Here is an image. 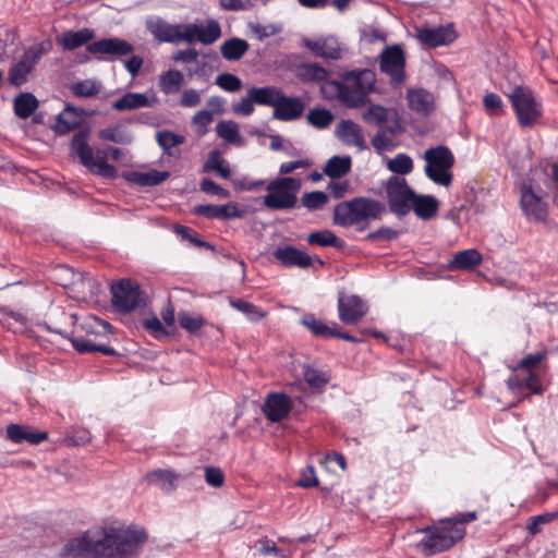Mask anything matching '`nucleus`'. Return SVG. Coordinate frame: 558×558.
<instances>
[{"mask_svg": "<svg viewBox=\"0 0 558 558\" xmlns=\"http://www.w3.org/2000/svg\"><path fill=\"white\" fill-rule=\"evenodd\" d=\"M147 537L138 524L106 520L70 538L59 558H136Z\"/></svg>", "mask_w": 558, "mask_h": 558, "instance_id": "f257e3e1", "label": "nucleus"}, {"mask_svg": "<svg viewBox=\"0 0 558 558\" xmlns=\"http://www.w3.org/2000/svg\"><path fill=\"white\" fill-rule=\"evenodd\" d=\"M375 83L374 71L369 69L352 70L343 73L340 81L324 83L322 93L325 98H337L349 108H357L366 104Z\"/></svg>", "mask_w": 558, "mask_h": 558, "instance_id": "f03ea898", "label": "nucleus"}, {"mask_svg": "<svg viewBox=\"0 0 558 558\" xmlns=\"http://www.w3.org/2000/svg\"><path fill=\"white\" fill-rule=\"evenodd\" d=\"M476 518L475 511L464 512L422 529L421 532L425 533V536L420 541L417 547L425 556L446 551L464 537V524L476 520Z\"/></svg>", "mask_w": 558, "mask_h": 558, "instance_id": "7ed1b4c3", "label": "nucleus"}, {"mask_svg": "<svg viewBox=\"0 0 558 558\" xmlns=\"http://www.w3.org/2000/svg\"><path fill=\"white\" fill-rule=\"evenodd\" d=\"M387 211L386 205L371 197H354L340 202L333 209V223L343 228L355 227L365 230L371 220H377Z\"/></svg>", "mask_w": 558, "mask_h": 558, "instance_id": "20e7f679", "label": "nucleus"}, {"mask_svg": "<svg viewBox=\"0 0 558 558\" xmlns=\"http://www.w3.org/2000/svg\"><path fill=\"white\" fill-rule=\"evenodd\" d=\"M73 154L78 158L80 162L93 174L104 179H116L119 174L118 169L107 162L105 151H97V159L94 156V149L88 144L87 132L81 131L76 133L71 142Z\"/></svg>", "mask_w": 558, "mask_h": 558, "instance_id": "39448f33", "label": "nucleus"}, {"mask_svg": "<svg viewBox=\"0 0 558 558\" xmlns=\"http://www.w3.org/2000/svg\"><path fill=\"white\" fill-rule=\"evenodd\" d=\"M302 181L293 177H282L267 184V194L263 197V204L272 210H290L298 204V193Z\"/></svg>", "mask_w": 558, "mask_h": 558, "instance_id": "423d86ee", "label": "nucleus"}, {"mask_svg": "<svg viewBox=\"0 0 558 558\" xmlns=\"http://www.w3.org/2000/svg\"><path fill=\"white\" fill-rule=\"evenodd\" d=\"M423 158L426 161L424 171L434 183L448 187L452 183L451 169L454 165V156L449 147L438 145L425 150Z\"/></svg>", "mask_w": 558, "mask_h": 558, "instance_id": "0eeeda50", "label": "nucleus"}, {"mask_svg": "<svg viewBox=\"0 0 558 558\" xmlns=\"http://www.w3.org/2000/svg\"><path fill=\"white\" fill-rule=\"evenodd\" d=\"M522 128L533 126L543 114V107L535 98L533 90L525 85H517L507 95Z\"/></svg>", "mask_w": 558, "mask_h": 558, "instance_id": "6e6552de", "label": "nucleus"}, {"mask_svg": "<svg viewBox=\"0 0 558 558\" xmlns=\"http://www.w3.org/2000/svg\"><path fill=\"white\" fill-rule=\"evenodd\" d=\"M520 208L526 220L544 222L548 217V204L544 199L543 191L533 186V181H524L520 185Z\"/></svg>", "mask_w": 558, "mask_h": 558, "instance_id": "1a4fd4ad", "label": "nucleus"}, {"mask_svg": "<svg viewBox=\"0 0 558 558\" xmlns=\"http://www.w3.org/2000/svg\"><path fill=\"white\" fill-rule=\"evenodd\" d=\"M388 206L391 213L403 217L411 211V203L415 192L403 177L392 175L385 184Z\"/></svg>", "mask_w": 558, "mask_h": 558, "instance_id": "9d476101", "label": "nucleus"}, {"mask_svg": "<svg viewBox=\"0 0 558 558\" xmlns=\"http://www.w3.org/2000/svg\"><path fill=\"white\" fill-rule=\"evenodd\" d=\"M50 48V41H41L28 47L21 59L11 68L9 72L10 84L16 87L23 85L43 54L47 53Z\"/></svg>", "mask_w": 558, "mask_h": 558, "instance_id": "9b49d317", "label": "nucleus"}, {"mask_svg": "<svg viewBox=\"0 0 558 558\" xmlns=\"http://www.w3.org/2000/svg\"><path fill=\"white\" fill-rule=\"evenodd\" d=\"M379 70L389 77L393 87H399L405 80V54L400 45L387 46L379 54Z\"/></svg>", "mask_w": 558, "mask_h": 558, "instance_id": "f8f14e48", "label": "nucleus"}, {"mask_svg": "<svg viewBox=\"0 0 558 558\" xmlns=\"http://www.w3.org/2000/svg\"><path fill=\"white\" fill-rule=\"evenodd\" d=\"M112 304L122 312L130 313L143 301L140 286L131 279H122L111 286Z\"/></svg>", "mask_w": 558, "mask_h": 558, "instance_id": "ddd939ff", "label": "nucleus"}, {"mask_svg": "<svg viewBox=\"0 0 558 558\" xmlns=\"http://www.w3.org/2000/svg\"><path fill=\"white\" fill-rule=\"evenodd\" d=\"M417 40L427 48H437L453 43L457 33L452 23L439 26H418L415 27Z\"/></svg>", "mask_w": 558, "mask_h": 558, "instance_id": "4468645a", "label": "nucleus"}, {"mask_svg": "<svg viewBox=\"0 0 558 558\" xmlns=\"http://www.w3.org/2000/svg\"><path fill=\"white\" fill-rule=\"evenodd\" d=\"M86 50L96 56V59L98 61H112L113 58H105V54L109 56H128L133 53L134 47L132 44H130L128 40L118 38V37H110V38H104L96 41H93L92 44H88L86 47Z\"/></svg>", "mask_w": 558, "mask_h": 558, "instance_id": "2eb2a0df", "label": "nucleus"}, {"mask_svg": "<svg viewBox=\"0 0 558 558\" xmlns=\"http://www.w3.org/2000/svg\"><path fill=\"white\" fill-rule=\"evenodd\" d=\"M221 35V28L217 21L208 20L206 24H185L183 41L187 44L201 43L210 45Z\"/></svg>", "mask_w": 558, "mask_h": 558, "instance_id": "dca6fc26", "label": "nucleus"}, {"mask_svg": "<svg viewBox=\"0 0 558 558\" xmlns=\"http://www.w3.org/2000/svg\"><path fill=\"white\" fill-rule=\"evenodd\" d=\"M368 311L367 304L355 294H341L338 299L339 319L347 325L356 324Z\"/></svg>", "mask_w": 558, "mask_h": 558, "instance_id": "f3484780", "label": "nucleus"}, {"mask_svg": "<svg viewBox=\"0 0 558 558\" xmlns=\"http://www.w3.org/2000/svg\"><path fill=\"white\" fill-rule=\"evenodd\" d=\"M146 27L160 43L183 41L185 24L172 25L160 17H150L146 21Z\"/></svg>", "mask_w": 558, "mask_h": 558, "instance_id": "a211bd4d", "label": "nucleus"}, {"mask_svg": "<svg viewBox=\"0 0 558 558\" xmlns=\"http://www.w3.org/2000/svg\"><path fill=\"white\" fill-rule=\"evenodd\" d=\"M292 408L291 398L284 392L267 395L263 412L270 422H280L288 416Z\"/></svg>", "mask_w": 558, "mask_h": 558, "instance_id": "6ab92c4d", "label": "nucleus"}, {"mask_svg": "<svg viewBox=\"0 0 558 558\" xmlns=\"http://www.w3.org/2000/svg\"><path fill=\"white\" fill-rule=\"evenodd\" d=\"M403 131L400 122L393 120L391 123L381 125L372 138V145L378 154L391 151L398 146L397 135Z\"/></svg>", "mask_w": 558, "mask_h": 558, "instance_id": "aec40b11", "label": "nucleus"}, {"mask_svg": "<svg viewBox=\"0 0 558 558\" xmlns=\"http://www.w3.org/2000/svg\"><path fill=\"white\" fill-rule=\"evenodd\" d=\"M272 255L286 268H307L313 263V258L306 252L292 245L279 246L274 251Z\"/></svg>", "mask_w": 558, "mask_h": 558, "instance_id": "412c9836", "label": "nucleus"}, {"mask_svg": "<svg viewBox=\"0 0 558 558\" xmlns=\"http://www.w3.org/2000/svg\"><path fill=\"white\" fill-rule=\"evenodd\" d=\"M304 108L300 98L286 96L281 92L274 107V118L280 121H292L302 117Z\"/></svg>", "mask_w": 558, "mask_h": 558, "instance_id": "4be33fe9", "label": "nucleus"}, {"mask_svg": "<svg viewBox=\"0 0 558 558\" xmlns=\"http://www.w3.org/2000/svg\"><path fill=\"white\" fill-rule=\"evenodd\" d=\"M282 90L276 86L252 87L246 93V116L253 111V105L275 107Z\"/></svg>", "mask_w": 558, "mask_h": 558, "instance_id": "5701e85b", "label": "nucleus"}, {"mask_svg": "<svg viewBox=\"0 0 558 558\" xmlns=\"http://www.w3.org/2000/svg\"><path fill=\"white\" fill-rule=\"evenodd\" d=\"M303 44L317 57L327 60H338L342 57V49L339 41L330 36L317 40L304 39Z\"/></svg>", "mask_w": 558, "mask_h": 558, "instance_id": "b1692460", "label": "nucleus"}, {"mask_svg": "<svg viewBox=\"0 0 558 558\" xmlns=\"http://www.w3.org/2000/svg\"><path fill=\"white\" fill-rule=\"evenodd\" d=\"M84 116V110L66 104L64 109L57 116L54 131L58 134H68L77 128Z\"/></svg>", "mask_w": 558, "mask_h": 558, "instance_id": "393cba45", "label": "nucleus"}, {"mask_svg": "<svg viewBox=\"0 0 558 558\" xmlns=\"http://www.w3.org/2000/svg\"><path fill=\"white\" fill-rule=\"evenodd\" d=\"M194 214L208 219H230L241 217L242 211L233 204L213 205L204 204L194 207Z\"/></svg>", "mask_w": 558, "mask_h": 558, "instance_id": "a878e982", "label": "nucleus"}, {"mask_svg": "<svg viewBox=\"0 0 558 558\" xmlns=\"http://www.w3.org/2000/svg\"><path fill=\"white\" fill-rule=\"evenodd\" d=\"M338 134L347 145L355 146L360 150L367 148L362 128L351 120H342L339 123Z\"/></svg>", "mask_w": 558, "mask_h": 558, "instance_id": "bb28decb", "label": "nucleus"}, {"mask_svg": "<svg viewBox=\"0 0 558 558\" xmlns=\"http://www.w3.org/2000/svg\"><path fill=\"white\" fill-rule=\"evenodd\" d=\"M7 437L14 444L29 442L38 445L47 439L46 432H31L23 425L10 424L7 427Z\"/></svg>", "mask_w": 558, "mask_h": 558, "instance_id": "cd10ccee", "label": "nucleus"}, {"mask_svg": "<svg viewBox=\"0 0 558 558\" xmlns=\"http://www.w3.org/2000/svg\"><path fill=\"white\" fill-rule=\"evenodd\" d=\"M95 37L92 28L84 27L78 31H65L59 38L58 44L65 50H74L89 43Z\"/></svg>", "mask_w": 558, "mask_h": 558, "instance_id": "c85d7f7f", "label": "nucleus"}, {"mask_svg": "<svg viewBox=\"0 0 558 558\" xmlns=\"http://www.w3.org/2000/svg\"><path fill=\"white\" fill-rule=\"evenodd\" d=\"M482 262V254L476 248H468L456 253L447 267L450 270H472Z\"/></svg>", "mask_w": 558, "mask_h": 558, "instance_id": "c756f323", "label": "nucleus"}, {"mask_svg": "<svg viewBox=\"0 0 558 558\" xmlns=\"http://www.w3.org/2000/svg\"><path fill=\"white\" fill-rule=\"evenodd\" d=\"M407 99L409 107L417 113L427 116L433 111L434 96L423 88L409 89Z\"/></svg>", "mask_w": 558, "mask_h": 558, "instance_id": "7c9ffc66", "label": "nucleus"}, {"mask_svg": "<svg viewBox=\"0 0 558 558\" xmlns=\"http://www.w3.org/2000/svg\"><path fill=\"white\" fill-rule=\"evenodd\" d=\"M155 98L150 99L143 93H126L112 104V108L117 111L134 110L140 108L151 107Z\"/></svg>", "mask_w": 558, "mask_h": 558, "instance_id": "2f4dec72", "label": "nucleus"}, {"mask_svg": "<svg viewBox=\"0 0 558 558\" xmlns=\"http://www.w3.org/2000/svg\"><path fill=\"white\" fill-rule=\"evenodd\" d=\"M168 171L151 170L148 172L132 171L124 174V178L130 183H134L140 186H155L169 178Z\"/></svg>", "mask_w": 558, "mask_h": 558, "instance_id": "473e14b6", "label": "nucleus"}, {"mask_svg": "<svg viewBox=\"0 0 558 558\" xmlns=\"http://www.w3.org/2000/svg\"><path fill=\"white\" fill-rule=\"evenodd\" d=\"M71 343H72L73 348L75 349V351H77L78 353L100 352V353H102L105 355H109V356L118 355L117 350L113 349L112 347H110L109 344L96 343L92 339L83 337V336H77V337L71 338Z\"/></svg>", "mask_w": 558, "mask_h": 558, "instance_id": "72a5a7b5", "label": "nucleus"}, {"mask_svg": "<svg viewBox=\"0 0 558 558\" xmlns=\"http://www.w3.org/2000/svg\"><path fill=\"white\" fill-rule=\"evenodd\" d=\"M411 210L424 220L433 218L438 209V201L432 195H416L411 203Z\"/></svg>", "mask_w": 558, "mask_h": 558, "instance_id": "f704fd0d", "label": "nucleus"}, {"mask_svg": "<svg viewBox=\"0 0 558 558\" xmlns=\"http://www.w3.org/2000/svg\"><path fill=\"white\" fill-rule=\"evenodd\" d=\"M150 485L159 486L165 492H171L177 486L178 475L170 470L156 469L145 475Z\"/></svg>", "mask_w": 558, "mask_h": 558, "instance_id": "c9c22d12", "label": "nucleus"}, {"mask_svg": "<svg viewBox=\"0 0 558 558\" xmlns=\"http://www.w3.org/2000/svg\"><path fill=\"white\" fill-rule=\"evenodd\" d=\"M296 76L304 83H326L328 71L317 63H301L296 66Z\"/></svg>", "mask_w": 558, "mask_h": 558, "instance_id": "e433bc0d", "label": "nucleus"}, {"mask_svg": "<svg viewBox=\"0 0 558 558\" xmlns=\"http://www.w3.org/2000/svg\"><path fill=\"white\" fill-rule=\"evenodd\" d=\"M352 159L350 156H333L324 167V173L331 179H339L350 172Z\"/></svg>", "mask_w": 558, "mask_h": 558, "instance_id": "4c0bfd02", "label": "nucleus"}, {"mask_svg": "<svg viewBox=\"0 0 558 558\" xmlns=\"http://www.w3.org/2000/svg\"><path fill=\"white\" fill-rule=\"evenodd\" d=\"M38 105V99L32 93H22L14 99V113L21 119H27L36 111Z\"/></svg>", "mask_w": 558, "mask_h": 558, "instance_id": "58836bf2", "label": "nucleus"}, {"mask_svg": "<svg viewBox=\"0 0 558 558\" xmlns=\"http://www.w3.org/2000/svg\"><path fill=\"white\" fill-rule=\"evenodd\" d=\"M301 324L315 337L332 338L333 323L328 325L324 320L316 318L314 314H306L302 317Z\"/></svg>", "mask_w": 558, "mask_h": 558, "instance_id": "ea45409f", "label": "nucleus"}, {"mask_svg": "<svg viewBox=\"0 0 558 558\" xmlns=\"http://www.w3.org/2000/svg\"><path fill=\"white\" fill-rule=\"evenodd\" d=\"M184 82V75L179 70H168L159 78L160 90L166 95L175 94Z\"/></svg>", "mask_w": 558, "mask_h": 558, "instance_id": "a19ab883", "label": "nucleus"}, {"mask_svg": "<svg viewBox=\"0 0 558 558\" xmlns=\"http://www.w3.org/2000/svg\"><path fill=\"white\" fill-rule=\"evenodd\" d=\"M204 171H215L219 177L228 179L230 177V167L227 160H225L218 149H214L209 153L206 162L204 163Z\"/></svg>", "mask_w": 558, "mask_h": 558, "instance_id": "79ce46f5", "label": "nucleus"}, {"mask_svg": "<svg viewBox=\"0 0 558 558\" xmlns=\"http://www.w3.org/2000/svg\"><path fill=\"white\" fill-rule=\"evenodd\" d=\"M98 137L102 141L112 142L121 145H129L133 141L131 132L120 125L109 126L98 132Z\"/></svg>", "mask_w": 558, "mask_h": 558, "instance_id": "37998d69", "label": "nucleus"}, {"mask_svg": "<svg viewBox=\"0 0 558 558\" xmlns=\"http://www.w3.org/2000/svg\"><path fill=\"white\" fill-rule=\"evenodd\" d=\"M102 85L98 80L87 78L73 83L70 89L74 96L87 98L97 95Z\"/></svg>", "mask_w": 558, "mask_h": 558, "instance_id": "c03bdc74", "label": "nucleus"}, {"mask_svg": "<svg viewBox=\"0 0 558 558\" xmlns=\"http://www.w3.org/2000/svg\"><path fill=\"white\" fill-rule=\"evenodd\" d=\"M172 230L178 236H180L181 241H186L192 246L205 247L210 250L215 248L209 242L199 239L197 232L193 231L189 227L175 225L173 226Z\"/></svg>", "mask_w": 558, "mask_h": 558, "instance_id": "a18cd8bd", "label": "nucleus"}, {"mask_svg": "<svg viewBox=\"0 0 558 558\" xmlns=\"http://www.w3.org/2000/svg\"><path fill=\"white\" fill-rule=\"evenodd\" d=\"M387 166L391 172L401 177L413 170V160L409 155L399 153L392 159L388 160Z\"/></svg>", "mask_w": 558, "mask_h": 558, "instance_id": "49530a36", "label": "nucleus"}, {"mask_svg": "<svg viewBox=\"0 0 558 558\" xmlns=\"http://www.w3.org/2000/svg\"><path fill=\"white\" fill-rule=\"evenodd\" d=\"M307 242L312 245H319V246H335L340 247V242L337 235L330 231V230H318L315 232H312L307 236Z\"/></svg>", "mask_w": 558, "mask_h": 558, "instance_id": "de8ad7c7", "label": "nucleus"}, {"mask_svg": "<svg viewBox=\"0 0 558 558\" xmlns=\"http://www.w3.org/2000/svg\"><path fill=\"white\" fill-rule=\"evenodd\" d=\"M303 376L307 385L315 389L324 388L330 380L326 372L308 365L304 367Z\"/></svg>", "mask_w": 558, "mask_h": 558, "instance_id": "09e8293b", "label": "nucleus"}, {"mask_svg": "<svg viewBox=\"0 0 558 558\" xmlns=\"http://www.w3.org/2000/svg\"><path fill=\"white\" fill-rule=\"evenodd\" d=\"M389 111L380 105H372L363 112V119L366 123L372 125H386L388 121Z\"/></svg>", "mask_w": 558, "mask_h": 558, "instance_id": "8fccbe9b", "label": "nucleus"}, {"mask_svg": "<svg viewBox=\"0 0 558 558\" xmlns=\"http://www.w3.org/2000/svg\"><path fill=\"white\" fill-rule=\"evenodd\" d=\"M328 203V195L323 191L304 193L301 205L310 211L319 210Z\"/></svg>", "mask_w": 558, "mask_h": 558, "instance_id": "3c124183", "label": "nucleus"}, {"mask_svg": "<svg viewBox=\"0 0 558 558\" xmlns=\"http://www.w3.org/2000/svg\"><path fill=\"white\" fill-rule=\"evenodd\" d=\"M216 131L219 137L223 138L228 143H240V132H239V125L231 121H220L217 126Z\"/></svg>", "mask_w": 558, "mask_h": 558, "instance_id": "603ef678", "label": "nucleus"}, {"mask_svg": "<svg viewBox=\"0 0 558 558\" xmlns=\"http://www.w3.org/2000/svg\"><path fill=\"white\" fill-rule=\"evenodd\" d=\"M222 57L227 60H238L244 54V39L232 38L221 46Z\"/></svg>", "mask_w": 558, "mask_h": 558, "instance_id": "864d4df0", "label": "nucleus"}, {"mask_svg": "<svg viewBox=\"0 0 558 558\" xmlns=\"http://www.w3.org/2000/svg\"><path fill=\"white\" fill-rule=\"evenodd\" d=\"M156 140L158 145L163 149L165 153L170 155V149L174 146H178L184 142V137L182 135L175 134L171 131H159L156 134Z\"/></svg>", "mask_w": 558, "mask_h": 558, "instance_id": "5fc2aeb1", "label": "nucleus"}, {"mask_svg": "<svg viewBox=\"0 0 558 558\" xmlns=\"http://www.w3.org/2000/svg\"><path fill=\"white\" fill-rule=\"evenodd\" d=\"M307 119L312 125L318 129H324L332 122L333 116L328 109L314 108L310 110Z\"/></svg>", "mask_w": 558, "mask_h": 558, "instance_id": "6e6d98bb", "label": "nucleus"}, {"mask_svg": "<svg viewBox=\"0 0 558 558\" xmlns=\"http://www.w3.org/2000/svg\"><path fill=\"white\" fill-rule=\"evenodd\" d=\"M558 519V510L554 512H546L530 518L526 529L530 534L536 535L541 532V524H547Z\"/></svg>", "mask_w": 558, "mask_h": 558, "instance_id": "4d7b16f0", "label": "nucleus"}, {"mask_svg": "<svg viewBox=\"0 0 558 558\" xmlns=\"http://www.w3.org/2000/svg\"><path fill=\"white\" fill-rule=\"evenodd\" d=\"M180 326L191 333L197 332L204 325V319L199 315H192L186 312L179 314Z\"/></svg>", "mask_w": 558, "mask_h": 558, "instance_id": "13d9d810", "label": "nucleus"}, {"mask_svg": "<svg viewBox=\"0 0 558 558\" xmlns=\"http://www.w3.org/2000/svg\"><path fill=\"white\" fill-rule=\"evenodd\" d=\"M248 27L252 31L253 36L258 40H263V39L268 38L275 34H278L282 29V27L280 25H275V24H265L264 25V24H258V23H250Z\"/></svg>", "mask_w": 558, "mask_h": 558, "instance_id": "bf43d9fd", "label": "nucleus"}, {"mask_svg": "<svg viewBox=\"0 0 558 558\" xmlns=\"http://www.w3.org/2000/svg\"><path fill=\"white\" fill-rule=\"evenodd\" d=\"M216 84L227 92L239 90L242 86L241 80L230 73L219 74L216 78Z\"/></svg>", "mask_w": 558, "mask_h": 558, "instance_id": "052dcab7", "label": "nucleus"}, {"mask_svg": "<svg viewBox=\"0 0 558 558\" xmlns=\"http://www.w3.org/2000/svg\"><path fill=\"white\" fill-rule=\"evenodd\" d=\"M398 238H399V231L395 230L390 227H380L376 231L369 232L366 235V240H368V241H376V240L392 241Z\"/></svg>", "mask_w": 558, "mask_h": 558, "instance_id": "680f3d73", "label": "nucleus"}, {"mask_svg": "<svg viewBox=\"0 0 558 558\" xmlns=\"http://www.w3.org/2000/svg\"><path fill=\"white\" fill-rule=\"evenodd\" d=\"M144 327L157 339L169 336L161 320L156 316L145 319Z\"/></svg>", "mask_w": 558, "mask_h": 558, "instance_id": "e2e57ef3", "label": "nucleus"}, {"mask_svg": "<svg viewBox=\"0 0 558 558\" xmlns=\"http://www.w3.org/2000/svg\"><path fill=\"white\" fill-rule=\"evenodd\" d=\"M546 356H547L546 350L538 351L535 353H530L526 356H524L523 359H521V361L519 362V367L530 371V369L536 367Z\"/></svg>", "mask_w": 558, "mask_h": 558, "instance_id": "0e129e2a", "label": "nucleus"}, {"mask_svg": "<svg viewBox=\"0 0 558 558\" xmlns=\"http://www.w3.org/2000/svg\"><path fill=\"white\" fill-rule=\"evenodd\" d=\"M205 480L211 487L218 488L223 485L225 476L222 471L216 466H207L205 469Z\"/></svg>", "mask_w": 558, "mask_h": 558, "instance_id": "69168bd1", "label": "nucleus"}, {"mask_svg": "<svg viewBox=\"0 0 558 558\" xmlns=\"http://www.w3.org/2000/svg\"><path fill=\"white\" fill-rule=\"evenodd\" d=\"M201 190L209 195H216L219 197H229V192L214 182L211 179L205 178L201 182Z\"/></svg>", "mask_w": 558, "mask_h": 558, "instance_id": "338daca9", "label": "nucleus"}, {"mask_svg": "<svg viewBox=\"0 0 558 558\" xmlns=\"http://www.w3.org/2000/svg\"><path fill=\"white\" fill-rule=\"evenodd\" d=\"M299 487L311 488L318 485V480L315 473V469L313 466H307L302 473L300 478L296 482Z\"/></svg>", "mask_w": 558, "mask_h": 558, "instance_id": "774afa93", "label": "nucleus"}]
</instances>
